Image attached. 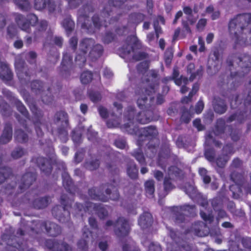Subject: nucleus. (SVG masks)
<instances>
[{
	"instance_id": "obj_14",
	"label": "nucleus",
	"mask_w": 251,
	"mask_h": 251,
	"mask_svg": "<svg viewBox=\"0 0 251 251\" xmlns=\"http://www.w3.org/2000/svg\"><path fill=\"white\" fill-rule=\"evenodd\" d=\"M46 246L52 251H72V247L67 243L56 240H48Z\"/></svg>"
},
{
	"instance_id": "obj_31",
	"label": "nucleus",
	"mask_w": 251,
	"mask_h": 251,
	"mask_svg": "<svg viewBox=\"0 0 251 251\" xmlns=\"http://www.w3.org/2000/svg\"><path fill=\"white\" fill-rule=\"evenodd\" d=\"M12 174L10 168L6 167L0 168V185L4 183Z\"/></svg>"
},
{
	"instance_id": "obj_58",
	"label": "nucleus",
	"mask_w": 251,
	"mask_h": 251,
	"mask_svg": "<svg viewBox=\"0 0 251 251\" xmlns=\"http://www.w3.org/2000/svg\"><path fill=\"white\" fill-rule=\"evenodd\" d=\"M89 98L93 102H97L101 100L100 94L98 92L91 91L89 92Z\"/></svg>"
},
{
	"instance_id": "obj_20",
	"label": "nucleus",
	"mask_w": 251,
	"mask_h": 251,
	"mask_svg": "<svg viewBox=\"0 0 251 251\" xmlns=\"http://www.w3.org/2000/svg\"><path fill=\"white\" fill-rule=\"evenodd\" d=\"M35 180V176L31 173L25 174L22 177L19 185L21 190L28 188Z\"/></svg>"
},
{
	"instance_id": "obj_34",
	"label": "nucleus",
	"mask_w": 251,
	"mask_h": 251,
	"mask_svg": "<svg viewBox=\"0 0 251 251\" xmlns=\"http://www.w3.org/2000/svg\"><path fill=\"white\" fill-rule=\"evenodd\" d=\"M144 186L147 195L148 196L152 197L155 190L154 180H148L146 181L144 183Z\"/></svg>"
},
{
	"instance_id": "obj_8",
	"label": "nucleus",
	"mask_w": 251,
	"mask_h": 251,
	"mask_svg": "<svg viewBox=\"0 0 251 251\" xmlns=\"http://www.w3.org/2000/svg\"><path fill=\"white\" fill-rule=\"evenodd\" d=\"M54 121L56 124L62 127V129H59V136L61 139L66 142L67 138V132L65 128L67 127L68 124L67 114L63 111L56 113L54 116Z\"/></svg>"
},
{
	"instance_id": "obj_7",
	"label": "nucleus",
	"mask_w": 251,
	"mask_h": 251,
	"mask_svg": "<svg viewBox=\"0 0 251 251\" xmlns=\"http://www.w3.org/2000/svg\"><path fill=\"white\" fill-rule=\"evenodd\" d=\"M195 211L194 206L184 205L180 207H174L173 209V218L176 224L183 223L185 220V216L192 214Z\"/></svg>"
},
{
	"instance_id": "obj_62",
	"label": "nucleus",
	"mask_w": 251,
	"mask_h": 251,
	"mask_svg": "<svg viewBox=\"0 0 251 251\" xmlns=\"http://www.w3.org/2000/svg\"><path fill=\"white\" fill-rule=\"evenodd\" d=\"M200 215L202 219L205 221L208 222L209 223H211L213 221L214 217L211 214H206L204 212L201 211Z\"/></svg>"
},
{
	"instance_id": "obj_32",
	"label": "nucleus",
	"mask_w": 251,
	"mask_h": 251,
	"mask_svg": "<svg viewBox=\"0 0 251 251\" xmlns=\"http://www.w3.org/2000/svg\"><path fill=\"white\" fill-rule=\"evenodd\" d=\"M94 40L90 38L84 39L82 41L80 45V48L84 54L87 52L88 49L91 47L93 48L94 46Z\"/></svg>"
},
{
	"instance_id": "obj_9",
	"label": "nucleus",
	"mask_w": 251,
	"mask_h": 251,
	"mask_svg": "<svg viewBox=\"0 0 251 251\" xmlns=\"http://www.w3.org/2000/svg\"><path fill=\"white\" fill-rule=\"evenodd\" d=\"M50 199L49 197L34 198L32 194H27L25 196V202L32 203L33 207L39 209L46 207L50 203Z\"/></svg>"
},
{
	"instance_id": "obj_56",
	"label": "nucleus",
	"mask_w": 251,
	"mask_h": 251,
	"mask_svg": "<svg viewBox=\"0 0 251 251\" xmlns=\"http://www.w3.org/2000/svg\"><path fill=\"white\" fill-rule=\"evenodd\" d=\"M16 28L15 25L13 24L8 25L6 28L7 35L9 38H12L15 36L16 34Z\"/></svg>"
},
{
	"instance_id": "obj_10",
	"label": "nucleus",
	"mask_w": 251,
	"mask_h": 251,
	"mask_svg": "<svg viewBox=\"0 0 251 251\" xmlns=\"http://www.w3.org/2000/svg\"><path fill=\"white\" fill-rule=\"evenodd\" d=\"M230 177L235 184L230 185L229 189L232 192L233 196L237 198L239 196L238 192H241V187L245 189L247 184L244 183V177L241 174L233 173L231 174Z\"/></svg>"
},
{
	"instance_id": "obj_5",
	"label": "nucleus",
	"mask_w": 251,
	"mask_h": 251,
	"mask_svg": "<svg viewBox=\"0 0 251 251\" xmlns=\"http://www.w3.org/2000/svg\"><path fill=\"white\" fill-rule=\"evenodd\" d=\"M43 227H45L48 233L51 236H56L61 232V227L55 223L50 222L44 223L40 221L33 222L30 226V230L28 232L30 235L34 236L35 234L42 230Z\"/></svg>"
},
{
	"instance_id": "obj_41",
	"label": "nucleus",
	"mask_w": 251,
	"mask_h": 251,
	"mask_svg": "<svg viewBox=\"0 0 251 251\" xmlns=\"http://www.w3.org/2000/svg\"><path fill=\"white\" fill-rule=\"evenodd\" d=\"M131 154L141 165H144L145 164V159L140 149L134 151Z\"/></svg>"
},
{
	"instance_id": "obj_53",
	"label": "nucleus",
	"mask_w": 251,
	"mask_h": 251,
	"mask_svg": "<svg viewBox=\"0 0 251 251\" xmlns=\"http://www.w3.org/2000/svg\"><path fill=\"white\" fill-rule=\"evenodd\" d=\"M173 57V53L172 49H167L165 53V61L167 65H169Z\"/></svg>"
},
{
	"instance_id": "obj_23",
	"label": "nucleus",
	"mask_w": 251,
	"mask_h": 251,
	"mask_svg": "<svg viewBox=\"0 0 251 251\" xmlns=\"http://www.w3.org/2000/svg\"><path fill=\"white\" fill-rule=\"evenodd\" d=\"M0 77L5 81L10 80L12 78V74L8 65L2 62H0Z\"/></svg>"
},
{
	"instance_id": "obj_47",
	"label": "nucleus",
	"mask_w": 251,
	"mask_h": 251,
	"mask_svg": "<svg viewBox=\"0 0 251 251\" xmlns=\"http://www.w3.org/2000/svg\"><path fill=\"white\" fill-rule=\"evenodd\" d=\"M81 131L79 128H76L72 132V139L75 144H78L81 140Z\"/></svg>"
},
{
	"instance_id": "obj_55",
	"label": "nucleus",
	"mask_w": 251,
	"mask_h": 251,
	"mask_svg": "<svg viewBox=\"0 0 251 251\" xmlns=\"http://www.w3.org/2000/svg\"><path fill=\"white\" fill-rule=\"evenodd\" d=\"M206 158L210 162L213 161L215 155V152L213 149L206 150L204 153Z\"/></svg>"
},
{
	"instance_id": "obj_50",
	"label": "nucleus",
	"mask_w": 251,
	"mask_h": 251,
	"mask_svg": "<svg viewBox=\"0 0 251 251\" xmlns=\"http://www.w3.org/2000/svg\"><path fill=\"white\" fill-rule=\"evenodd\" d=\"M15 105L18 110L20 112L25 118H28V112L25 106L21 101L16 100Z\"/></svg>"
},
{
	"instance_id": "obj_27",
	"label": "nucleus",
	"mask_w": 251,
	"mask_h": 251,
	"mask_svg": "<svg viewBox=\"0 0 251 251\" xmlns=\"http://www.w3.org/2000/svg\"><path fill=\"white\" fill-rule=\"evenodd\" d=\"M103 51L102 46L100 44H96L91 49L89 57L92 61H95L101 56Z\"/></svg>"
},
{
	"instance_id": "obj_26",
	"label": "nucleus",
	"mask_w": 251,
	"mask_h": 251,
	"mask_svg": "<svg viewBox=\"0 0 251 251\" xmlns=\"http://www.w3.org/2000/svg\"><path fill=\"white\" fill-rule=\"evenodd\" d=\"M203 228H206V225L202 222H198L192 225L191 231L198 236H204L206 235L207 231L205 232Z\"/></svg>"
},
{
	"instance_id": "obj_63",
	"label": "nucleus",
	"mask_w": 251,
	"mask_h": 251,
	"mask_svg": "<svg viewBox=\"0 0 251 251\" xmlns=\"http://www.w3.org/2000/svg\"><path fill=\"white\" fill-rule=\"evenodd\" d=\"M234 152L233 149L231 145H227L224 147L223 149V153L224 155H229L232 154Z\"/></svg>"
},
{
	"instance_id": "obj_19",
	"label": "nucleus",
	"mask_w": 251,
	"mask_h": 251,
	"mask_svg": "<svg viewBox=\"0 0 251 251\" xmlns=\"http://www.w3.org/2000/svg\"><path fill=\"white\" fill-rule=\"evenodd\" d=\"M239 66L243 70L244 73H248L251 68V56L243 54L238 58Z\"/></svg>"
},
{
	"instance_id": "obj_21",
	"label": "nucleus",
	"mask_w": 251,
	"mask_h": 251,
	"mask_svg": "<svg viewBox=\"0 0 251 251\" xmlns=\"http://www.w3.org/2000/svg\"><path fill=\"white\" fill-rule=\"evenodd\" d=\"M152 222L151 215L150 213L145 212L139 218V225L142 228L145 229L151 226Z\"/></svg>"
},
{
	"instance_id": "obj_35",
	"label": "nucleus",
	"mask_w": 251,
	"mask_h": 251,
	"mask_svg": "<svg viewBox=\"0 0 251 251\" xmlns=\"http://www.w3.org/2000/svg\"><path fill=\"white\" fill-rule=\"evenodd\" d=\"M16 5L23 11H28L30 8L29 0H14Z\"/></svg>"
},
{
	"instance_id": "obj_1",
	"label": "nucleus",
	"mask_w": 251,
	"mask_h": 251,
	"mask_svg": "<svg viewBox=\"0 0 251 251\" xmlns=\"http://www.w3.org/2000/svg\"><path fill=\"white\" fill-rule=\"evenodd\" d=\"M251 24V14H239L230 19L228 24L229 33L237 45L244 46L247 44V34Z\"/></svg>"
},
{
	"instance_id": "obj_33",
	"label": "nucleus",
	"mask_w": 251,
	"mask_h": 251,
	"mask_svg": "<svg viewBox=\"0 0 251 251\" xmlns=\"http://www.w3.org/2000/svg\"><path fill=\"white\" fill-rule=\"evenodd\" d=\"M126 172L127 175L132 179H135L138 176V169L136 165L132 162L127 164Z\"/></svg>"
},
{
	"instance_id": "obj_60",
	"label": "nucleus",
	"mask_w": 251,
	"mask_h": 251,
	"mask_svg": "<svg viewBox=\"0 0 251 251\" xmlns=\"http://www.w3.org/2000/svg\"><path fill=\"white\" fill-rule=\"evenodd\" d=\"M211 204L215 210H218L222 205V201L219 198H215L211 201Z\"/></svg>"
},
{
	"instance_id": "obj_16",
	"label": "nucleus",
	"mask_w": 251,
	"mask_h": 251,
	"mask_svg": "<svg viewBox=\"0 0 251 251\" xmlns=\"http://www.w3.org/2000/svg\"><path fill=\"white\" fill-rule=\"evenodd\" d=\"M14 19L17 25L20 29L27 33L31 32L29 23L25 16L21 14H15Z\"/></svg>"
},
{
	"instance_id": "obj_49",
	"label": "nucleus",
	"mask_w": 251,
	"mask_h": 251,
	"mask_svg": "<svg viewBox=\"0 0 251 251\" xmlns=\"http://www.w3.org/2000/svg\"><path fill=\"white\" fill-rule=\"evenodd\" d=\"M184 191L190 197L195 195L197 193L196 188L190 183H186L183 188Z\"/></svg>"
},
{
	"instance_id": "obj_12",
	"label": "nucleus",
	"mask_w": 251,
	"mask_h": 251,
	"mask_svg": "<svg viewBox=\"0 0 251 251\" xmlns=\"http://www.w3.org/2000/svg\"><path fill=\"white\" fill-rule=\"evenodd\" d=\"M168 176H166L164 180V188L165 191L169 192L175 188L172 181L174 176H177L180 174V170L176 166H171L168 169Z\"/></svg>"
},
{
	"instance_id": "obj_61",
	"label": "nucleus",
	"mask_w": 251,
	"mask_h": 251,
	"mask_svg": "<svg viewBox=\"0 0 251 251\" xmlns=\"http://www.w3.org/2000/svg\"><path fill=\"white\" fill-rule=\"evenodd\" d=\"M26 18L28 19L30 26V25H34L38 21L37 17L33 14H28Z\"/></svg>"
},
{
	"instance_id": "obj_64",
	"label": "nucleus",
	"mask_w": 251,
	"mask_h": 251,
	"mask_svg": "<svg viewBox=\"0 0 251 251\" xmlns=\"http://www.w3.org/2000/svg\"><path fill=\"white\" fill-rule=\"evenodd\" d=\"M123 251H140L138 247L132 244H126L123 246Z\"/></svg>"
},
{
	"instance_id": "obj_43",
	"label": "nucleus",
	"mask_w": 251,
	"mask_h": 251,
	"mask_svg": "<svg viewBox=\"0 0 251 251\" xmlns=\"http://www.w3.org/2000/svg\"><path fill=\"white\" fill-rule=\"evenodd\" d=\"M112 119H109L107 122V126L109 128L118 127L120 124V120L119 117L115 116L114 114H112Z\"/></svg>"
},
{
	"instance_id": "obj_46",
	"label": "nucleus",
	"mask_w": 251,
	"mask_h": 251,
	"mask_svg": "<svg viewBox=\"0 0 251 251\" xmlns=\"http://www.w3.org/2000/svg\"><path fill=\"white\" fill-rule=\"evenodd\" d=\"M229 159V156L222 154L219 156L216 160L217 165L221 168L224 167Z\"/></svg>"
},
{
	"instance_id": "obj_28",
	"label": "nucleus",
	"mask_w": 251,
	"mask_h": 251,
	"mask_svg": "<svg viewBox=\"0 0 251 251\" xmlns=\"http://www.w3.org/2000/svg\"><path fill=\"white\" fill-rule=\"evenodd\" d=\"M213 107L215 111L220 114L225 112L226 109V106L224 101L220 98L214 99Z\"/></svg>"
},
{
	"instance_id": "obj_57",
	"label": "nucleus",
	"mask_w": 251,
	"mask_h": 251,
	"mask_svg": "<svg viewBox=\"0 0 251 251\" xmlns=\"http://www.w3.org/2000/svg\"><path fill=\"white\" fill-rule=\"evenodd\" d=\"M224 122L222 120H219L217 122V125L216 126L214 133L216 135H219L224 132Z\"/></svg>"
},
{
	"instance_id": "obj_4",
	"label": "nucleus",
	"mask_w": 251,
	"mask_h": 251,
	"mask_svg": "<svg viewBox=\"0 0 251 251\" xmlns=\"http://www.w3.org/2000/svg\"><path fill=\"white\" fill-rule=\"evenodd\" d=\"M156 89V86L152 85L147 82L146 83L143 82L141 87L136 90L137 103L140 108H143V106H145L146 108H149L153 105L152 101L154 100V98L151 97L150 101L151 103L148 104V99L146 95L150 96L152 95L155 92Z\"/></svg>"
},
{
	"instance_id": "obj_13",
	"label": "nucleus",
	"mask_w": 251,
	"mask_h": 251,
	"mask_svg": "<svg viewBox=\"0 0 251 251\" xmlns=\"http://www.w3.org/2000/svg\"><path fill=\"white\" fill-rule=\"evenodd\" d=\"M141 45L135 36L128 37L126 40L125 45L123 46V50L125 53L129 54L131 52H134L135 50L141 48Z\"/></svg>"
},
{
	"instance_id": "obj_18",
	"label": "nucleus",
	"mask_w": 251,
	"mask_h": 251,
	"mask_svg": "<svg viewBox=\"0 0 251 251\" xmlns=\"http://www.w3.org/2000/svg\"><path fill=\"white\" fill-rule=\"evenodd\" d=\"M152 108L138 112L136 115V121L142 124H148L152 120L153 117Z\"/></svg>"
},
{
	"instance_id": "obj_30",
	"label": "nucleus",
	"mask_w": 251,
	"mask_h": 251,
	"mask_svg": "<svg viewBox=\"0 0 251 251\" xmlns=\"http://www.w3.org/2000/svg\"><path fill=\"white\" fill-rule=\"evenodd\" d=\"M15 67L17 71L19 77L21 78L23 76V73L26 74V69L25 67V62L21 59L17 58L15 61Z\"/></svg>"
},
{
	"instance_id": "obj_2",
	"label": "nucleus",
	"mask_w": 251,
	"mask_h": 251,
	"mask_svg": "<svg viewBox=\"0 0 251 251\" xmlns=\"http://www.w3.org/2000/svg\"><path fill=\"white\" fill-rule=\"evenodd\" d=\"M93 11V7L91 5H88L84 7L82 9H79L78 11V22L81 25V28L85 29L88 32H94L96 29H99L101 26H107L106 20L103 23L97 15H94L92 19L93 25L88 19L87 14Z\"/></svg>"
},
{
	"instance_id": "obj_17",
	"label": "nucleus",
	"mask_w": 251,
	"mask_h": 251,
	"mask_svg": "<svg viewBox=\"0 0 251 251\" xmlns=\"http://www.w3.org/2000/svg\"><path fill=\"white\" fill-rule=\"evenodd\" d=\"M141 136L138 141L139 146L141 145L140 141L143 139V137H145L149 139L154 138L158 134V132L156 128L153 126H147L140 129Z\"/></svg>"
},
{
	"instance_id": "obj_51",
	"label": "nucleus",
	"mask_w": 251,
	"mask_h": 251,
	"mask_svg": "<svg viewBox=\"0 0 251 251\" xmlns=\"http://www.w3.org/2000/svg\"><path fill=\"white\" fill-rule=\"evenodd\" d=\"M31 87L33 91L35 92H37L38 91L39 92L43 91V88H45V87L43 86L42 83L38 80H35L32 82L31 84Z\"/></svg>"
},
{
	"instance_id": "obj_36",
	"label": "nucleus",
	"mask_w": 251,
	"mask_h": 251,
	"mask_svg": "<svg viewBox=\"0 0 251 251\" xmlns=\"http://www.w3.org/2000/svg\"><path fill=\"white\" fill-rule=\"evenodd\" d=\"M26 153L27 152L24 149L18 147L11 152V155L13 159H17L26 155Z\"/></svg>"
},
{
	"instance_id": "obj_39",
	"label": "nucleus",
	"mask_w": 251,
	"mask_h": 251,
	"mask_svg": "<svg viewBox=\"0 0 251 251\" xmlns=\"http://www.w3.org/2000/svg\"><path fill=\"white\" fill-rule=\"evenodd\" d=\"M145 19V16L141 13H134L129 16L130 22L138 24L142 22Z\"/></svg>"
},
{
	"instance_id": "obj_40",
	"label": "nucleus",
	"mask_w": 251,
	"mask_h": 251,
	"mask_svg": "<svg viewBox=\"0 0 251 251\" xmlns=\"http://www.w3.org/2000/svg\"><path fill=\"white\" fill-rule=\"evenodd\" d=\"M99 166L100 161L97 159H93L90 161H88L85 164V168L91 171L98 169Z\"/></svg>"
},
{
	"instance_id": "obj_3",
	"label": "nucleus",
	"mask_w": 251,
	"mask_h": 251,
	"mask_svg": "<svg viewBox=\"0 0 251 251\" xmlns=\"http://www.w3.org/2000/svg\"><path fill=\"white\" fill-rule=\"evenodd\" d=\"M89 196L94 200L106 201L109 199L116 201L119 198L120 195L115 186L108 184L101 188H92L89 190Z\"/></svg>"
},
{
	"instance_id": "obj_59",
	"label": "nucleus",
	"mask_w": 251,
	"mask_h": 251,
	"mask_svg": "<svg viewBox=\"0 0 251 251\" xmlns=\"http://www.w3.org/2000/svg\"><path fill=\"white\" fill-rule=\"evenodd\" d=\"M78 248L82 251H86L87 250V241L85 239H80L77 243Z\"/></svg>"
},
{
	"instance_id": "obj_22",
	"label": "nucleus",
	"mask_w": 251,
	"mask_h": 251,
	"mask_svg": "<svg viewBox=\"0 0 251 251\" xmlns=\"http://www.w3.org/2000/svg\"><path fill=\"white\" fill-rule=\"evenodd\" d=\"M62 176L63 184L66 190L71 194H74L76 192V188L73 184L69 174L67 172H64Z\"/></svg>"
},
{
	"instance_id": "obj_45",
	"label": "nucleus",
	"mask_w": 251,
	"mask_h": 251,
	"mask_svg": "<svg viewBox=\"0 0 251 251\" xmlns=\"http://www.w3.org/2000/svg\"><path fill=\"white\" fill-rule=\"evenodd\" d=\"M93 78V75L91 72H84L81 75V81L83 84H87L91 81Z\"/></svg>"
},
{
	"instance_id": "obj_29",
	"label": "nucleus",
	"mask_w": 251,
	"mask_h": 251,
	"mask_svg": "<svg viewBox=\"0 0 251 251\" xmlns=\"http://www.w3.org/2000/svg\"><path fill=\"white\" fill-rule=\"evenodd\" d=\"M90 207L93 208L96 212L100 219H104L108 216V211L106 209L100 205L95 203H90Z\"/></svg>"
},
{
	"instance_id": "obj_38",
	"label": "nucleus",
	"mask_w": 251,
	"mask_h": 251,
	"mask_svg": "<svg viewBox=\"0 0 251 251\" xmlns=\"http://www.w3.org/2000/svg\"><path fill=\"white\" fill-rule=\"evenodd\" d=\"M15 139L20 143H25L27 141L28 136L21 129H18L15 132Z\"/></svg>"
},
{
	"instance_id": "obj_37",
	"label": "nucleus",
	"mask_w": 251,
	"mask_h": 251,
	"mask_svg": "<svg viewBox=\"0 0 251 251\" xmlns=\"http://www.w3.org/2000/svg\"><path fill=\"white\" fill-rule=\"evenodd\" d=\"M90 203L91 202H86V206L84 207L82 204L76 202L75 205V208L76 210V212L78 214H80L81 215H82V212H86L87 211H89L91 209V207H90Z\"/></svg>"
},
{
	"instance_id": "obj_42",
	"label": "nucleus",
	"mask_w": 251,
	"mask_h": 251,
	"mask_svg": "<svg viewBox=\"0 0 251 251\" xmlns=\"http://www.w3.org/2000/svg\"><path fill=\"white\" fill-rule=\"evenodd\" d=\"M181 115L180 120L185 123H188L190 121L191 116L189 111L184 107L181 108Z\"/></svg>"
},
{
	"instance_id": "obj_54",
	"label": "nucleus",
	"mask_w": 251,
	"mask_h": 251,
	"mask_svg": "<svg viewBox=\"0 0 251 251\" xmlns=\"http://www.w3.org/2000/svg\"><path fill=\"white\" fill-rule=\"evenodd\" d=\"M8 16L5 13H0V30L3 29L7 24Z\"/></svg>"
},
{
	"instance_id": "obj_52",
	"label": "nucleus",
	"mask_w": 251,
	"mask_h": 251,
	"mask_svg": "<svg viewBox=\"0 0 251 251\" xmlns=\"http://www.w3.org/2000/svg\"><path fill=\"white\" fill-rule=\"evenodd\" d=\"M187 21H185L183 20L182 22V25H183V27L185 29V30L188 33H190L191 30H190V27H189L188 22H189V23L191 25H193L196 22V19L192 18L191 16H188L187 17Z\"/></svg>"
},
{
	"instance_id": "obj_44",
	"label": "nucleus",
	"mask_w": 251,
	"mask_h": 251,
	"mask_svg": "<svg viewBox=\"0 0 251 251\" xmlns=\"http://www.w3.org/2000/svg\"><path fill=\"white\" fill-rule=\"evenodd\" d=\"M62 25L66 31L71 32L74 27L75 24L70 18H67L63 21Z\"/></svg>"
},
{
	"instance_id": "obj_15",
	"label": "nucleus",
	"mask_w": 251,
	"mask_h": 251,
	"mask_svg": "<svg viewBox=\"0 0 251 251\" xmlns=\"http://www.w3.org/2000/svg\"><path fill=\"white\" fill-rule=\"evenodd\" d=\"M138 112H136L135 108L130 106L126 108L124 113V127L125 128L130 127L132 126L136 121V115Z\"/></svg>"
},
{
	"instance_id": "obj_48",
	"label": "nucleus",
	"mask_w": 251,
	"mask_h": 251,
	"mask_svg": "<svg viewBox=\"0 0 251 251\" xmlns=\"http://www.w3.org/2000/svg\"><path fill=\"white\" fill-rule=\"evenodd\" d=\"M13 237L11 236H9L6 234H4L2 236V238L3 240L6 241L7 240V244L8 246H13L12 249L10 250V248H8V250H9V251H16V249H18V247L16 245H14V243H12L11 242L13 240Z\"/></svg>"
},
{
	"instance_id": "obj_6",
	"label": "nucleus",
	"mask_w": 251,
	"mask_h": 251,
	"mask_svg": "<svg viewBox=\"0 0 251 251\" xmlns=\"http://www.w3.org/2000/svg\"><path fill=\"white\" fill-rule=\"evenodd\" d=\"M60 201L63 206H56L52 210V213L59 222L66 223L70 220V212L68 208L72 204V200L68 199L67 197L63 195L61 197Z\"/></svg>"
},
{
	"instance_id": "obj_11",
	"label": "nucleus",
	"mask_w": 251,
	"mask_h": 251,
	"mask_svg": "<svg viewBox=\"0 0 251 251\" xmlns=\"http://www.w3.org/2000/svg\"><path fill=\"white\" fill-rule=\"evenodd\" d=\"M129 223L123 217L118 218L114 224L115 233L119 237L126 236L129 232Z\"/></svg>"
},
{
	"instance_id": "obj_24",
	"label": "nucleus",
	"mask_w": 251,
	"mask_h": 251,
	"mask_svg": "<svg viewBox=\"0 0 251 251\" xmlns=\"http://www.w3.org/2000/svg\"><path fill=\"white\" fill-rule=\"evenodd\" d=\"M12 129L10 124H6L4 127L2 134L0 137V144H4L9 142L12 139Z\"/></svg>"
},
{
	"instance_id": "obj_25",
	"label": "nucleus",
	"mask_w": 251,
	"mask_h": 251,
	"mask_svg": "<svg viewBox=\"0 0 251 251\" xmlns=\"http://www.w3.org/2000/svg\"><path fill=\"white\" fill-rule=\"evenodd\" d=\"M38 165L42 172L45 175L49 174L51 171V166L50 161L44 158L39 157L37 160Z\"/></svg>"
}]
</instances>
